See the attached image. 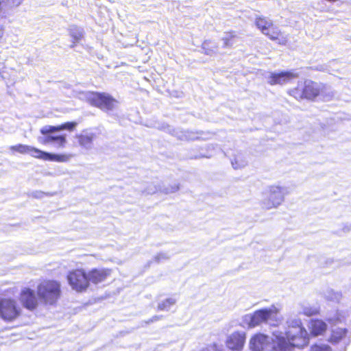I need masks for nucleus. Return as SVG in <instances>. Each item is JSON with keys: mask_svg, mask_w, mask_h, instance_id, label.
I'll use <instances>...</instances> for the list:
<instances>
[{"mask_svg": "<svg viewBox=\"0 0 351 351\" xmlns=\"http://www.w3.org/2000/svg\"><path fill=\"white\" fill-rule=\"evenodd\" d=\"M289 330L284 333L276 330L271 338L262 333L254 335L250 341L252 351H291L293 347L304 343L307 331L300 319L293 321Z\"/></svg>", "mask_w": 351, "mask_h": 351, "instance_id": "1", "label": "nucleus"}, {"mask_svg": "<svg viewBox=\"0 0 351 351\" xmlns=\"http://www.w3.org/2000/svg\"><path fill=\"white\" fill-rule=\"evenodd\" d=\"M281 322L279 309L274 305L246 314L242 318L243 324L251 328L258 326L263 323L276 326Z\"/></svg>", "mask_w": 351, "mask_h": 351, "instance_id": "2", "label": "nucleus"}, {"mask_svg": "<svg viewBox=\"0 0 351 351\" xmlns=\"http://www.w3.org/2000/svg\"><path fill=\"white\" fill-rule=\"evenodd\" d=\"M36 291L41 302L53 305L60 298L61 285L56 280H45L38 285Z\"/></svg>", "mask_w": 351, "mask_h": 351, "instance_id": "3", "label": "nucleus"}, {"mask_svg": "<svg viewBox=\"0 0 351 351\" xmlns=\"http://www.w3.org/2000/svg\"><path fill=\"white\" fill-rule=\"evenodd\" d=\"M43 136L38 137V141L43 145H49L56 148H63L66 144L65 134H58L61 131L58 126L45 125L40 129Z\"/></svg>", "mask_w": 351, "mask_h": 351, "instance_id": "4", "label": "nucleus"}, {"mask_svg": "<svg viewBox=\"0 0 351 351\" xmlns=\"http://www.w3.org/2000/svg\"><path fill=\"white\" fill-rule=\"evenodd\" d=\"M288 194L287 187L279 185L269 186L266 191L265 197L262 200L261 205L265 209L278 208L285 200Z\"/></svg>", "mask_w": 351, "mask_h": 351, "instance_id": "5", "label": "nucleus"}, {"mask_svg": "<svg viewBox=\"0 0 351 351\" xmlns=\"http://www.w3.org/2000/svg\"><path fill=\"white\" fill-rule=\"evenodd\" d=\"M86 99L92 105L102 110L109 111L117 108L119 102L106 93L86 92L84 93Z\"/></svg>", "mask_w": 351, "mask_h": 351, "instance_id": "6", "label": "nucleus"}, {"mask_svg": "<svg viewBox=\"0 0 351 351\" xmlns=\"http://www.w3.org/2000/svg\"><path fill=\"white\" fill-rule=\"evenodd\" d=\"M67 280L72 289L77 292L85 291L89 287L88 274L82 269L70 271L67 275Z\"/></svg>", "mask_w": 351, "mask_h": 351, "instance_id": "7", "label": "nucleus"}, {"mask_svg": "<svg viewBox=\"0 0 351 351\" xmlns=\"http://www.w3.org/2000/svg\"><path fill=\"white\" fill-rule=\"evenodd\" d=\"M21 308L14 300L3 298L0 300V317L7 321H12L21 313Z\"/></svg>", "mask_w": 351, "mask_h": 351, "instance_id": "8", "label": "nucleus"}, {"mask_svg": "<svg viewBox=\"0 0 351 351\" xmlns=\"http://www.w3.org/2000/svg\"><path fill=\"white\" fill-rule=\"evenodd\" d=\"M322 88V84H319L311 80L304 82V88L302 93H298L297 89L291 90L290 94L296 99L306 98L313 99L318 97L319 90Z\"/></svg>", "mask_w": 351, "mask_h": 351, "instance_id": "9", "label": "nucleus"}, {"mask_svg": "<svg viewBox=\"0 0 351 351\" xmlns=\"http://www.w3.org/2000/svg\"><path fill=\"white\" fill-rule=\"evenodd\" d=\"M298 77V75L293 71H283L280 73H269L268 76H266L267 82L270 85H283L290 82L293 79Z\"/></svg>", "mask_w": 351, "mask_h": 351, "instance_id": "10", "label": "nucleus"}, {"mask_svg": "<svg viewBox=\"0 0 351 351\" xmlns=\"http://www.w3.org/2000/svg\"><path fill=\"white\" fill-rule=\"evenodd\" d=\"M19 300L25 308L30 311L34 310L38 304V298L34 291L28 287H24L21 289Z\"/></svg>", "mask_w": 351, "mask_h": 351, "instance_id": "11", "label": "nucleus"}, {"mask_svg": "<svg viewBox=\"0 0 351 351\" xmlns=\"http://www.w3.org/2000/svg\"><path fill=\"white\" fill-rule=\"evenodd\" d=\"M245 341V332H234L228 337L226 346L232 350L241 351L243 348Z\"/></svg>", "mask_w": 351, "mask_h": 351, "instance_id": "12", "label": "nucleus"}, {"mask_svg": "<svg viewBox=\"0 0 351 351\" xmlns=\"http://www.w3.org/2000/svg\"><path fill=\"white\" fill-rule=\"evenodd\" d=\"M89 283L97 285L104 282L111 276V269L107 268H95L90 269L88 273Z\"/></svg>", "mask_w": 351, "mask_h": 351, "instance_id": "13", "label": "nucleus"}, {"mask_svg": "<svg viewBox=\"0 0 351 351\" xmlns=\"http://www.w3.org/2000/svg\"><path fill=\"white\" fill-rule=\"evenodd\" d=\"M96 134L92 131L85 130L75 135V138L80 147L86 150H90L93 147V141Z\"/></svg>", "mask_w": 351, "mask_h": 351, "instance_id": "14", "label": "nucleus"}, {"mask_svg": "<svg viewBox=\"0 0 351 351\" xmlns=\"http://www.w3.org/2000/svg\"><path fill=\"white\" fill-rule=\"evenodd\" d=\"M271 40H275L280 45H285L288 42V36L282 33L277 27L274 25L270 30L265 34Z\"/></svg>", "mask_w": 351, "mask_h": 351, "instance_id": "15", "label": "nucleus"}, {"mask_svg": "<svg viewBox=\"0 0 351 351\" xmlns=\"http://www.w3.org/2000/svg\"><path fill=\"white\" fill-rule=\"evenodd\" d=\"M308 329L311 334L315 337L322 335L326 332L327 324L321 319H312L309 322Z\"/></svg>", "mask_w": 351, "mask_h": 351, "instance_id": "16", "label": "nucleus"}, {"mask_svg": "<svg viewBox=\"0 0 351 351\" xmlns=\"http://www.w3.org/2000/svg\"><path fill=\"white\" fill-rule=\"evenodd\" d=\"M319 306L317 304H311L307 302H302L300 304V313L306 316H312L318 314Z\"/></svg>", "mask_w": 351, "mask_h": 351, "instance_id": "17", "label": "nucleus"}, {"mask_svg": "<svg viewBox=\"0 0 351 351\" xmlns=\"http://www.w3.org/2000/svg\"><path fill=\"white\" fill-rule=\"evenodd\" d=\"M172 134L175 135L178 138L182 141L195 140L200 138L198 133H195L191 131L173 130Z\"/></svg>", "mask_w": 351, "mask_h": 351, "instance_id": "18", "label": "nucleus"}, {"mask_svg": "<svg viewBox=\"0 0 351 351\" xmlns=\"http://www.w3.org/2000/svg\"><path fill=\"white\" fill-rule=\"evenodd\" d=\"M256 25L265 34L267 30H270V28L273 26V22L265 17H257L256 19Z\"/></svg>", "mask_w": 351, "mask_h": 351, "instance_id": "19", "label": "nucleus"}, {"mask_svg": "<svg viewBox=\"0 0 351 351\" xmlns=\"http://www.w3.org/2000/svg\"><path fill=\"white\" fill-rule=\"evenodd\" d=\"M348 330L345 328H336L332 330L330 341L333 343H338L342 339H346Z\"/></svg>", "mask_w": 351, "mask_h": 351, "instance_id": "20", "label": "nucleus"}, {"mask_svg": "<svg viewBox=\"0 0 351 351\" xmlns=\"http://www.w3.org/2000/svg\"><path fill=\"white\" fill-rule=\"evenodd\" d=\"M73 157H74V155L72 154H56L49 153L47 160L56 161L58 162H67Z\"/></svg>", "mask_w": 351, "mask_h": 351, "instance_id": "21", "label": "nucleus"}, {"mask_svg": "<svg viewBox=\"0 0 351 351\" xmlns=\"http://www.w3.org/2000/svg\"><path fill=\"white\" fill-rule=\"evenodd\" d=\"M320 89L318 97L322 99L324 101H330L334 97L335 93L332 90L331 87L322 84V88Z\"/></svg>", "mask_w": 351, "mask_h": 351, "instance_id": "22", "label": "nucleus"}, {"mask_svg": "<svg viewBox=\"0 0 351 351\" xmlns=\"http://www.w3.org/2000/svg\"><path fill=\"white\" fill-rule=\"evenodd\" d=\"M69 34L73 38V45L71 46L73 47L77 43H78L83 37V31L82 29L77 26H71L69 28Z\"/></svg>", "mask_w": 351, "mask_h": 351, "instance_id": "23", "label": "nucleus"}, {"mask_svg": "<svg viewBox=\"0 0 351 351\" xmlns=\"http://www.w3.org/2000/svg\"><path fill=\"white\" fill-rule=\"evenodd\" d=\"M202 49L206 55L211 56L217 53V46L210 40H206L202 43Z\"/></svg>", "mask_w": 351, "mask_h": 351, "instance_id": "24", "label": "nucleus"}, {"mask_svg": "<svg viewBox=\"0 0 351 351\" xmlns=\"http://www.w3.org/2000/svg\"><path fill=\"white\" fill-rule=\"evenodd\" d=\"M28 154H29L32 156L34 158L43 159L45 160H47V158L49 156V153L41 151L32 146H30V149Z\"/></svg>", "mask_w": 351, "mask_h": 351, "instance_id": "25", "label": "nucleus"}, {"mask_svg": "<svg viewBox=\"0 0 351 351\" xmlns=\"http://www.w3.org/2000/svg\"><path fill=\"white\" fill-rule=\"evenodd\" d=\"M176 299L173 298H167L158 304V308L160 311H168L176 303Z\"/></svg>", "mask_w": 351, "mask_h": 351, "instance_id": "26", "label": "nucleus"}, {"mask_svg": "<svg viewBox=\"0 0 351 351\" xmlns=\"http://www.w3.org/2000/svg\"><path fill=\"white\" fill-rule=\"evenodd\" d=\"M24 0H0V5L9 9L19 7Z\"/></svg>", "mask_w": 351, "mask_h": 351, "instance_id": "27", "label": "nucleus"}, {"mask_svg": "<svg viewBox=\"0 0 351 351\" xmlns=\"http://www.w3.org/2000/svg\"><path fill=\"white\" fill-rule=\"evenodd\" d=\"M9 149L10 151L17 152L20 154H28L30 149V146L23 144H18L16 145L10 146Z\"/></svg>", "mask_w": 351, "mask_h": 351, "instance_id": "28", "label": "nucleus"}, {"mask_svg": "<svg viewBox=\"0 0 351 351\" xmlns=\"http://www.w3.org/2000/svg\"><path fill=\"white\" fill-rule=\"evenodd\" d=\"M325 297L328 300L339 302L341 298V294L339 292L335 291L333 290H328L325 293Z\"/></svg>", "mask_w": 351, "mask_h": 351, "instance_id": "29", "label": "nucleus"}, {"mask_svg": "<svg viewBox=\"0 0 351 351\" xmlns=\"http://www.w3.org/2000/svg\"><path fill=\"white\" fill-rule=\"evenodd\" d=\"M247 160L245 159H243L241 156H237L232 161V167L235 169L245 167L247 165Z\"/></svg>", "mask_w": 351, "mask_h": 351, "instance_id": "30", "label": "nucleus"}, {"mask_svg": "<svg viewBox=\"0 0 351 351\" xmlns=\"http://www.w3.org/2000/svg\"><path fill=\"white\" fill-rule=\"evenodd\" d=\"M77 125V123L76 122H67L58 126L59 128V130H60L61 131L64 130L72 131L75 128Z\"/></svg>", "mask_w": 351, "mask_h": 351, "instance_id": "31", "label": "nucleus"}, {"mask_svg": "<svg viewBox=\"0 0 351 351\" xmlns=\"http://www.w3.org/2000/svg\"><path fill=\"white\" fill-rule=\"evenodd\" d=\"M234 37L235 35L233 32H230L227 34L226 36L222 38L223 41V46L225 47H231L232 45L231 40Z\"/></svg>", "mask_w": 351, "mask_h": 351, "instance_id": "32", "label": "nucleus"}, {"mask_svg": "<svg viewBox=\"0 0 351 351\" xmlns=\"http://www.w3.org/2000/svg\"><path fill=\"white\" fill-rule=\"evenodd\" d=\"M169 257H170V256L168 253L160 252L154 256V259L155 262L160 263L162 261L168 260L169 258Z\"/></svg>", "mask_w": 351, "mask_h": 351, "instance_id": "33", "label": "nucleus"}, {"mask_svg": "<svg viewBox=\"0 0 351 351\" xmlns=\"http://www.w3.org/2000/svg\"><path fill=\"white\" fill-rule=\"evenodd\" d=\"M311 351H331V349L329 346L326 345H315L312 347Z\"/></svg>", "mask_w": 351, "mask_h": 351, "instance_id": "34", "label": "nucleus"}, {"mask_svg": "<svg viewBox=\"0 0 351 351\" xmlns=\"http://www.w3.org/2000/svg\"><path fill=\"white\" fill-rule=\"evenodd\" d=\"M337 317L336 318L329 317L328 321L332 324H336L337 322H343L344 321V318L339 313H337Z\"/></svg>", "mask_w": 351, "mask_h": 351, "instance_id": "35", "label": "nucleus"}, {"mask_svg": "<svg viewBox=\"0 0 351 351\" xmlns=\"http://www.w3.org/2000/svg\"><path fill=\"white\" fill-rule=\"evenodd\" d=\"M158 191V188L156 186L150 185L147 187L145 191L147 194H154Z\"/></svg>", "mask_w": 351, "mask_h": 351, "instance_id": "36", "label": "nucleus"}, {"mask_svg": "<svg viewBox=\"0 0 351 351\" xmlns=\"http://www.w3.org/2000/svg\"><path fill=\"white\" fill-rule=\"evenodd\" d=\"M178 189H179L178 185L175 184L174 186H171V189H165V192L166 193H174V192L177 191Z\"/></svg>", "mask_w": 351, "mask_h": 351, "instance_id": "37", "label": "nucleus"}, {"mask_svg": "<svg viewBox=\"0 0 351 351\" xmlns=\"http://www.w3.org/2000/svg\"><path fill=\"white\" fill-rule=\"evenodd\" d=\"M201 351H220L215 345L209 346Z\"/></svg>", "mask_w": 351, "mask_h": 351, "instance_id": "38", "label": "nucleus"}, {"mask_svg": "<svg viewBox=\"0 0 351 351\" xmlns=\"http://www.w3.org/2000/svg\"><path fill=\"white\" fill-rule=\"evenodd\" d=\"M43 195H44V193L41 191H36L34 195V197H39V198L43 197Z\"/></svg>", "mask_w": 351, "mask_h": 351, "instance_id": "39", "label": "nucleus"}, {"mask_svg": "<svg viewBox=\"0 0 351 351\" xmlns=\"http://www.w3.org/2000/svg\"><path fill=\"white\" fill-rule=\"evenodd\" d=\"M160 319V317H159V316H154L149 322H147V323L153 322L158 320Z\"/></svg>", "mask_w": 351, "mask_h": 351, "instance_id": "40", "label": "nucleus"}, {"mask_svg": "<svg viewBox=\"0 0 351 351\" xmlns=\"http://www.w3.org/2000/svg\"><path fill=\"white\" fill-rule=\"evenodd\" d=\"M306 337H307V335H306V336L305 337V338H304V339H305V342H304V343H303L302 345H301V346H302L303 345H304V344L306 343ZM295 346L293 347V348H292L291 351H293V349H294V348H295ZM299 347H300V346Z\"/></svg>", "mask_w": 351, "mask_h": 351, "instance_id": "41", "label": "nucleus"}, {"mask_svg": "<svg viewBox=\"0 0 351 351\" xmlns=\"http://www.w3.org/2000/svg\"><path fill=\"white\" fill-rule=\"evenodd\" d=\"M3 34V32L1 29H0V40L2 38Z\"/></svg>", "mask_w": 351, "mask_h": 351, "instance_id": "42", "label": "nucleus"}]
</instances>
